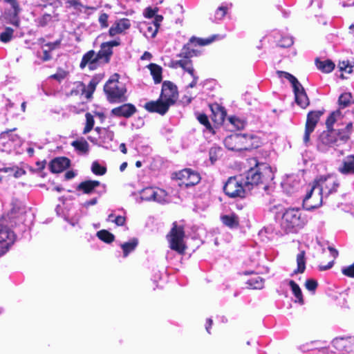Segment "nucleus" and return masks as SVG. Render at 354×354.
Here are the masks:
<instances>
[{
  "label": "nucleus",
  "instance_id": "1",
  "mask_svg": "<svg viewBox=\"0 0 354 354\" xmlns=\"http://www.w3.org/2000/svg\"><path fill=\"white\" fill-rule=\"evenodd\" d=\"M338 187L339 183L333 178H326L321 184L315 182L306 192L303 200L304 208L306 210H313L319 207L324 197L336 192Z\"/></svg>",
  "mask_w": 354,
  "mask_h": 354
},
{
  "label": "nucleus",
  "instance_id": "2",
  "mask_svg": "<svg viewBox=\"0 0 354 354\" xmlns=\"http://www.w3.org/2000/svg\"><path fill=\"white\" fill-rule=\"evenodd\" d=\"M353 132V123L348 122L344 128L323 131L317 142V149L322 153L335 149L348 142Z\"/></svg>",
  "mask_w": 354,
  "mask_h": 354
},
{
  "label": "nucleus",
  "instance_id": "3",
  "mask_svg": "<svg viewBox=\"0 0 354 354\" xmlns=\"http://www.w3.org/2000/svg\"><path fill=\"white\" fill-rule=\"evenodd\" d=\"M178 97L177 86L170 81H165L162 85L160 97L156 101H150L144 108L150 113H158L164 115Z\"/></svg>",
  "mask_w": 354,
  "mask_h": 354
},
{
  "label": "nucleus",
  "instance_id": "4",
  "mask_svg": "<svg viewBox=\"0 0 354 354\" xmlns=\"http://www.w3.org/2000/svg\"><path fill=\"white\" fill-rule=\"evenodd\" d=\"M254 166L241 175L243 183L249 192L254 186L259 184H266L274 179V171L272 167L266 162H259L257 159H253Z\"/></svg>",
  "mask_w": 354,
  "mask_h": 354
},
{
  "label": "nucleus",
  "instance_id": "5",
  "mask_svg": "<svg viewBox=\"0 0 354 354\" xmlns=\"http://www.w3.org/2000/svg\"><path fill=\"white\" fill-rule=\"evenodd\" d=\"M104 92L107 101L111 104L122 103L128 100L126 85L119 81V75H113L104 86Z\"/></svg>",
  "mask_w": 354,
  "mask_h": 354
},
{
  "label": "nucleus",
  "instance_id": "6",
  "mask_svg": "<svg viewBox=\"0 0 354 354\" xmlns=\"http://www.w3.org/2000/svg\"><path fill=\"white\" fill-rule=\"evenodd\" d=\"M223 142L228 150L247 151L258 147V138L252 134L236 133L227 136Z\"/></svg>",
  "mask_w": 354,
  "mask_h": 354
},
{
  "label": "nucleus",
  "instance_id": "7",
  "mask_svg": "<svg viewBox=\"0 0 354 354\" xmlns=\"http://www.w3.org/2000/svg\"><path fill=\"white\" fill-rule=\"evenodd\" d=\"M305 222L299 209L290 208L284 212L281 225L287 232H295L302 227Z\"/></svg>",
  "mask_w": 354,
  "mask_h": 354
},
{
  "label": "nucleus",
  "instance_id": "8",
  "mask_svg": "<svg viewBox=\"0 0 354 354\" xmlns=\"http://www.w3.org/2000/svg\"><path fill=\"white\" fill-rule=\"evenodd\" d=\"M245 188V183H243V180L241 176L230 177L225 183L223 187V191L226 195L231 198H243L245 196V194L249 192V191Z\"/></svg>",
  "mask_w": 354,
  "mask_h": 354
},
{
  "label": "nucleus",
  "instance_id": "9",
  "mask_svg": "<svg viewBox=\"0 0 354 354\" xmlns=\"http://www.w3.org/2000/svg\"><path fill=\"white\" fill-rule=\"evenodd\" d=\"M167 236L170 248L179 254H183L185 250L183 227L174 223V226Z\"/></svg>",
  "mask_w": 354,
  "mask_h": 354
},
{
  "label": "nucleus",
  "instance_id": "10",
  "mask_svg": "<svg viewBox=\"0 0 354 354\" xmlns=\"http://www.w3.org/2000/svg\"><path fill=\"white\" fill-rule=\"evenodd\" d=\"M17 236L7 225H0V257L5 254L14 244Z\"/></svg>",
  "mask_w": 354,
  "mask_h": 354
},
{
  "label": "nucleus",
  "instance_id": "11",
  "mask_svg": "<svg viewBox=\"0 0 354 354\" xmlns=\"http://www.w3.org/2000/svg\"><path fill=\"white\" fill-rule=\"evenodd\" d=\"M77 190L85 194H97L100 197L106 192V185L98 180H87L81 182Z\"/></svg>",
  "mask_w": 354,
  "mask_h": 354
},
{
  "label": "nucleus",
  "instance_id": "12",
  "mask_svg": "<svg viewBox=\"0 0 354 354\" xmlns=\"http://www.w3.org/2000/svg\"><path fill=\"white\" fill-rule=\"evenodd\" d=\"M141 201H155L159 203H163L167 201V194L162 189L146 187L140 192Z\"/></svg>",
  "mask_w": 354,
  "mask_h": 354
},
{
  "label": "nucleus",
  "instance_id": "13",
  "mask_svg": "<svg viewBox=\"0 0 354 354\" xmlns=\"http://www.w3.org/2000/svg\"><path fill=\"white\" fill-rule=\"evenodd\" d=\"M137 112V109L133 104L125 103L113 108L111 111V115L117 118H129Z\"/></svg>",
  "mask_w": 354,
  "mask_h": 354
},
{
  "label": "nucleus",
  "instance_id": "14",
  "mask_svg": "<svg viewBox=\"0 0 354 354\" xmlns=\"http://www.w3.org/2000/svg\"><path fill=\"white\" fill-rule=\"evenodd\" d=\"M100 62L96 53L93 50H91L83 55L80 67L84 69L88 66L89 70L93 71L98 67Z\"/></svg>",
  "mask_w": 354,
  "mask_h": 354
},
{
  "label": "nucleus",
  "instance_id": "15",
  "mask_svg": "<svg viewBox=\"0 0 354 354\" xmlns=\"http://www.w3.org/2000/svg\"><path fill=\"white\" fill-rule=\"evenodd\" d=\"M333 346L339 351L350 353L354 349V338L337 337L332 342Z\"/></svg>",
  "mask_w": 354,
  "mask_h": 354
},
{
  "label": "nucleus",
  "instance_id": "16",
  "mask_svg": "<svg viewBox=\"0 0 354 354\" xmlns=\"http://www.w3.org/2000/svg\"><path fill=\"white\" fill-rule=\"evenodd\" d=\"M296 103L304 109L309 104V100L303 86L298 82L292 86Z\"/></svg>",
  "mask_w": 354,
  "mask_h": 354
},
{
  "label": "nucleus",
  "instance_id": "17",
  "mask_svg": "<svg viewBox=\"0 0 354 354\" xmlns=\"http://www.w3.org/2000/svg\"><path fill=\"white\" fill-rule=\"evenodd\" d=\"M130 27L131 22L129 19L123 18L117 20L109 28V35L110 37H113L117 35L122 34Z\"/></svg>",
  "mask_w": 354,
  "mask_h": 354
},
{
  "label": "nucleus",
  "instance_id": "18",
  "mask_svg": "<svg viewBox=\"0 0 354 354\" xmlns=\"http://www.w3.org/2000/svg\"><path fill=\"white\" fill-rule=\"evenodd\" d=\"M338 171L343 175H354V155H348L343 158Z\"/></svg>",
  "mask_w": 354,
  "mask_h": 354
},
{
  "label": "nucleus",
  "instance_id": "19",
  "mask_svg": "<svg viewBox=\"0 0 354 354\" xmlns=\"http://www.w3.org/2000/svg\"><path fill=\"white\" fill-rule=\"evenodd\" d=\"M70 165V160L65 157L56 158L51 160L49 168L53 173H60L68 168Z\"/></svg>",
  "mask_w": 354,
  "mask_h": 354
},
{
  "label": "nucleus",
  "instance_id": "20",
  "mask_svg": "<svg viewBox=\"0 0 354 354\" xmlns=\"http://www.w3.org/2000/svg\"><path fill=\"white\" fill-rule=\"evenodd\" d=\"M324 114L323 111H311L307 115L305 127L310 130L315 131V129L320 120L321 116Z\"/></svg>",
  "mask_w": 354,
  "mask_h": 354
},
{
  "label": "nucleus",
  "instance_id": "21",
  "mask_svg": "<svg viewBox=\"0 0 354 354\" xmlns=\"http://www.w3.org/2000/svg\"><path fill=\"white\" fill-rule=\"evenodd\" d=\"M138 245V240L136 238H132L129 241L124 242L120 244L122 250V257L127 258L129 254L133 252Z\"/></svg>",
  "mask_w": 354,
  "mask_h": 354
},
{
  "label": "nucleus",
  "instance_id": "22",
  "mask_svg": "<svg viewBox=\"0 0 354 354\" xmlns=\"http://www.w3.org/2000/svg\"><path fill=\"white\" fill-rule=\"evenodd\" d=\"M16 129L14 128L12 129H9L1 133L0 138L3 140H8L10 142H11L13 147L19 146L21 143V140L20 137L17 134H15L12 132L15 131Z\"/></svg>",
  "mask_w": 354,
  "mask_h": 354
},
{
  "label": "nucleus",
  "instance_id": "23",
  "mask_svg": "<svg viewBox=\"0 0 354 354\" xmlns=\"http://www.w3.org/2000/svg\"><path fill=\"white\" fill-rule=\"evenodd\" d=\"M315 65L319 71L325 73L332 72L335 68V64L330 59L321 61L317 58L315 60Z\"/></svg>",
  "mask_w": 354,
  "mask_h": 354
},
{
  "label": "nucleus",
  "instance_id": "24",
  "mask_svg": "<svg viewBox=\"0 0 354 354\" xmlns=\"http://www.w3.org/2000/svg\"><path fill=\"white\" fill-rule=\"evenodd\" d=\"M232 6V3H223L215 11L214 22H218L223 19L227 12Z\"/></svg>",
  "mask_w": 354,
  "mask_h": 354
},
{
  "label": "nucleus",
  "instance_id": "25",
  "mask_svg": "<svg viewBox=\"0 0 354 354\" xmlns=\"http://www.w3.org/2000/svg\"><path fill=\"white\" fill-rule=\"evenodd\" d=\"M96 86L97 84H95L91 80L89 82L87 86H86V85L82 82H78L77 86V87L81 90L82 94L84 95L87 99H89L92 97L93 93H94L96 88Z\"/></svg>",
  "mask_w": 354,
  "mask_h": 354
},
{
  "label": "nucleus",
  "instance_id": "26",
  "mask_svg": "<svg viewBox=\"0 0 354 354\" xmlns=\"http://www.w3.org/2000/svg\"><path fill=\"white\" fill-rule=\"evenodd\" d=\"M150 70L155 84H159L162 81V68L156 64L151 63L147 66Z\"/></svg>",
  "mask_w": 354,
  "mask_h": 354
},
{
  "label": "nucleus",
  "instance_id": "27",
  "mask_svg": "<svg viewBox=\"0 0 354 354\" xmlns=\"http://www.w3.org/2000/svg\"><path fill=\"white\" fill-rule=\"evenodd\" d=\"M221 221L225 225L230 228L237 227L239 223V217L234 214L222 216Z\"/></svg>",
  "mask_w": 354,
  "mask_h": 354
},
{
  "label": "nucleus",
  "instance_id": "28",
  "mask_svg": "<svg viewBox=\"0 0 354 354\" xmlns=\"http://www.w3.org/2000/svg\"><path fill=\"white\" fill-rule=\"evenodd\" d=\"M174 67H180L185 71L187 72L191 76H194V69L192 65V62L190 59H180L177 60L174 62Z\"/></svg>",
  "mask_w": 354,
  "mask_h": 354
},
{
  "label": "nucleus",
  "instance_id": "29",
  "mask_svg": "<svg viewBox=\"0 0 354 354\" xmlns=\"http://www.w3.org/2000/svg\"><path fill=\"white\" fill-rule=\"evenodd\" d=\"M4 1L9 3L13 9V16L10 19V24L15 26H19V20L17 15L19 12L20 8L17 0H4Z\"/></svg>",
  "mask_w": 354,
  "mask_h": 354
},
{
  "label": "nucleus",
  "instance_id": "30",
  "mask_svg": "<svg viewBox=\"0 0 354 354\" xmlns=\"http://www.w3.org/2000/svg\"><path fill=\"white\" fill-rule=\"evenodd\" d=\"M246 283L249 288L261 290L264 286V279L261 277L255 274L248 279Z\"/></svg>",
  "mask_w": 354,
  "mask_h": 354
},
{
  "label": "nucleus",
  "instance_id": "31",
  "mask_svg": "<svg viewBox=\"0 0 354 354\" xmlns=\"http://www.w3.org/2000/svg\"><path fill=\"white\" fill-rule=\"evenodd\" d=\"M289 286L291 288V290L295 297V302H298L300 304H304V299L303 295L301 288L299 285L295 282L293 280L289 281Z\"/></svg>",
  "mask_w": 354,
  "mask_h": 354
},
{
  "label": "nucleus",
  "instance_id": "32",
  "mask_svg": "<svg viewBox=\"0 0 354 354\" xmlns=\"http://www.w3.org/2000/svg\"><path fill=\"white\" fill-rule=\"evenodd\" d=\"M223 156V149L218 146H213L209 151V158L211 163L214 164Z\"/></svg>",
  "mask_w": 354,
  "mask_h": 354
},
{
  "label": "nucleus",
  "instance_id": "33",
  "mask_svg": "<svg viewBox=\"0 0 354 354\" xmlns=\"http://www.w3.org/2000/svg\"><path fill=\"white\" fill-rule=\"evenodd\" d=\"M112 53V49H110L108 46H106L104 43H102L101 44L100 50L96 54L98 56L100 60L104 59L105 62H109Z\"/></svg>",
  "mask_w": 354,
  "mask_h": 354
},
{
  "label": "nucleus",
  "instance_id": "34",
  "mask_svg": "<svg viewBox=\"0 0 354 354\" xmlns=\"http://www.w3.org/2000/svg\"><path fill=\"white\" fill-rule=\"evenodd\" d=\"M297 268L294 271V274L303 273L306 269L305 252L304 250L297 255Z\"/></svg>",
  "mask_w": 354,
  "mask_h": 354
},
{
  "label": "nucleus",
  "instance_id": "35",
  "mask_svg": "<svg viewBox=\"0 0 354 354\" xmlns=\"http://www.w3.org/2000/svg\"><path fill=\"white\" fill-rule=\"evenodd\" d=\"M190 44H187V45H185L179 55L180 57L185 58L184 59H189V58L198 56V55L196 50L192 49L189 47Z\"/></svg>",
  "mask_w": 354,
  "mask_h": 354
},
{
  "label": "nucleus",
  "instance_id": "36",
  "mask_svg": "<svg viewBox=\"0 0 354 354\" xmlns=\"http://www.w3.org/2000/svg\"><path fill=\"white\" fill-rule=\"evenodd\" d=\"M72 146L80 153H86L88 151V143L86 140H75L72 142Z\"/></svg>",
  "mask_w": 354,
  "mask_h": 354
},
{
  "label": "nucleus",
  "instance_id": "37",
  "mask_svg": "<svg viewBox=\"0 0 354 354\" xmlns=\"http://www.w3.org/2000/svg\"><path fill=\"white\" fill-rule=\"evenodd\" d=\"M106 221L113 223L118 226H123L126 223V216L116 215L114 212H112L108 216Z\"/></svg>",
  "mask_w": 354,
  "mask_h": 354
},
{
  "label": "nucleus",
  "instance_id": "38",
  "mask_svg": "<svg viewBox=\"0 0 354 354\" xmlns=\"http://www.w3.org/2000/svg\"><path fill=\"white\" fill-rule=\"evenodd\" d=\"M97 236L99 239L106 243H111L114 241V235L106 230H102L97 232Z\"/></svg>",
  "mask_w": 354,
  "mask_h": 354
},
{
  "label": "nucleus",
  "instance_id": "39",
  "mask_svg": "<svg viewBox=\"0 0 354 354\" xmlns=\"http://www.w3.org/2000/svg\"><path fill=\"white\" fill-rule=\"evenodd\" d=\"M14 30L12 28L6 27L0 32V41L2 43H8L13 38Z\"/></svg>",
  "mask_w": 354,
  "mask_h": 354
},
{
  "label": "nucleus",
  "instance_id": "40",
  "mask_svg": "<svg viewBox=\"0 0 354 354\" xmlns=\"http://www.w3.org/2000/svg\"><path fill=\"white\" fill-rule=\"evenodd\" d=\"M201 180L200 174L191 169L189 172V179L186 182V187H191L198 184Z\"/></svg>",
  "mask_w": 354,
  "mask_h": 354
},
{
  "label": "nucleus",
  "instance_id": "41",
  "mask_svg": "<svg viewBox=\"0 0 354 354\" xmlns=\"http://www.w3.org/2000/svg\"><path fill=\"white\" fill-rule=\"evenodd\" d=\"M352 96L350 93H344L338 100L339 106L340 109H344L348 106L351 102Z\"/></svg>",
  "mask_w": 354,
  "mask_h": 354
},
{
  "label": "nucleus",
  "instance_id": "42",
  "mask_svg": "<svg viewBox=\"0 0 354 354\" xmlns=\"http://www.w3.org/2000/svg\"><path fill=\"white\" fill-rule=\"evenodd\" d=\"M216 37V35H213L212 37L207 38V39H201V38H197L195 37H192L189 39V42L191 44H195L198 46H206L209 44H211L212 41H214Z\"/></svg>",
  "mask_w": 354,
  "mask_h": 354
},
{
  "label": "nucleus",
  "instance_id": "43",
  "mask_svg": "<svg viewBox=\"0 0 354 354\" xmlns=\"http://www.w3.org/2000/svg\"><path fill=\"white\" fill-rule=\"evenodd\" d=\"M92 172L97 176H102L106 174V168L101 165L97 161H94L91 165Z\"/></svg>",
  "mask_w": 354,
  "mask_h": 354
},
{
  "label": "nucleus",
  "instance_id": "44",
  "mask_svg": "<svg viewBox=\"0 0 354 354\" xmlns=\"http://www.w3.org/2000/svg\"><path fill=\"white\" fill-rule=\"evenodd\" d=\"M86 117V126L84 129L83 133L86 134L89 133L94 126V118L93 116L90 113H86L85 115Z\"/></svg>",
  "mask_w": 354,
  "mask_h": 354
},
{
  "label": "nucleus",
  "instance_id": "45",
  "mask_svg": "<svg viewBox=\"0 0 354 354\" xmlns=\"http://www.w3.org/2000/svg\"><path fill=\"white\" fill-rule=\"evenodd\" d=\"M277 73L279 78L288 80L292 86L299 82L295 76L288 72L278 71Z\"/></svg>",
  "mask_w": 354,
  "mask_h": 354
},
{
  "label": "nucleus",
  "instance_id": "46",
  "mask_svg": "<svg viewBox=\"0 0 354 354\" xmlns=\"http://www.w3.org/2000/svg\"><path fill=\"white\" fill-rule=\"evenodd\" d=\"M341 113L339 111H336L330 114L326 121V125L327 127V130H331L333 129V126L337 118L340 115Z\"/></svg>",
  "mask_w": 354,
  "mask_h": 354
},
{
  "label": "nucleus",
  "instance_id": "47",
  "mask_svg": "<svg viewBox=\"0 0 354 354\" xmlns=\"http://www.w3.org/2000/svg\"><path fill=\"white\" fill-rule=\"evenodd\" d=\"M189 169H185L176 173V178L181 180L180 185H184L186 187V182L189 179Z\"/></svg>",
  "mask_w": 354,
  "mask_h": 354
},
{
  "label": "nucleus",
  "instance_id": "48",
  "mask_svg": "<svg viewBox=\"0 0 354 354\" xmlns=\"http://www.w3.org/2000/svg\"><path fill=\"white\" fill-rule=\"evenodd\" d=\"M197 119L201 124H202L205 126V127L206 128L207 130H208L209 132L213 131L212 125L209 121L207 116L205 114H204V113L199 114L197 117Z\"/></svg>",
  "mask_w": 354,
  "mask_h": 354
},
{
  "label": "nucleus",
  "instance_id": "49",
  "mask_svg": "<svg viewBox=\"0 0 354 354\" xmlns=\"http://www.w3.org/2000/svg\"><path fill=\"white\" fill-rule=\"evenodd\" d=\"M317 342H307L299 346L298 348L302 352L313 351L317 348Z\"/></svg>",
  "mask_w": 354,
  "mask_h": 354
},
{
  "label": "nucleus",
  "instance_id": "50",
  "mask_svg": "<svg viewBox=\"0 0 354 354\" xmlns=\"http://www.w3.org/2000/svg\"><path fill=\"white\" fill-rule=\"evenodd\" d=\"M229 120L230 122L237 129H243L245 127V122L236 116L230 117Z\"/></svg>",
  "mask_w": 354,
  "mask_h": 354
},
{
  "label": "nucleus",
  "instance_id": "51",
  "mask_svg": "<svg viewBox=\"0 0 354 354\" xmlns=\"http://www.w3.org/2000/svg\"><path fill=\"white\" fill-rule=\"evenodd\" d=\"M52 20V16L50 14H44L40 17L37 18V23L38 26L44 27L49 24Z\"/></svg>",
  "mask_w": 354,
  "mask_h": 354
},
{
  "label": "nucleus",
  "instance_id": "52",
  "mask_svg": "<svg viewBox=\"0 0 354 354\" xmlns=\"http://www.w3.org/2000/svg\"><path fill=\"white\" fill-rule=\"evenodd\" d=\"M317 282L315 279H307L305 283L306 288L310 292H315L317 288Z\"/></svg>",
  "mask_w": 354,
  "mask_h": 354
},
{
  "label": "nucleus",
  "instance_id": "53",
  "mask_svg": "<svg viewBox=\"0 0 354 354\" xmlns=\"http://www.w3.org/2000/svg\"><path fill=\"white\" fill-rule=\"evenodd\" d=\"M314 131L305 127L304 134L303 136V143L306 147H308L310 144V135Z\"/></svg>",
  "mask_w": 354,
  "mask_h": 354
},
{
  "label": "nucleus",
  "instance_id": "54",
  "mask_svg": "<svg viewBox=\"0 0 354 354\" xmlns=\"http://www.w3.org/2000/svg\"><path fill=\"white\" fill-rule=\"evenodd\" d=\"M108 19L109 15L106 13L103 12L100 14L98 21L102 28H106L109 26Z\"/></svg>",
  "mask_w": 354,
  "mask_h": 354
},
{
  "label": "nucleus",
  "instance_id": "55",
  "mask_svg": "<svg viewBox=\"0 0 354 354\" xmlns=\"http://www.w3.org/2000/svg\"><path fill=\"white\" fill-rule=\"evenodd\" d=\"M342 272L345 276L354 277V263L351 266L343 268Z\"/></svg>",
  "mask_w": 354,
  "mask_h": 354
},
{
  "label": "nucleus",
  "instance_id": "56",
  "mask_svg": "<svg viewBox=\"0 0 354 354\" xmlns=\"http://www.w3.org/2000/svg\"><path fill=\"white\" fill-rule=\"evenodd\" d=\"M293 44V39L292 37H286L279 42V46L283 48L290 47Z\"/></svg>",
  "mask_w": 354,
  "mask_h": 354
},
{
  "label": "nucleus",
  "instance_id": "57",
  "mask_svg": "<svg viewBox=\"0 0 354 354\" xmlns=\"http://www.w3.org/2000/svg\"><path fill=\"white\" fill-rule=\"evenodd\" d=\"M157 9H153L151 7L147 8L144 10V16L145 18L152 19L156 15Z\"/></svg>",
  "mask_w": 354,
  "mask_h": 354
},
{
  "label": "nucleus",
  "instance_id": "58",
  "mask_svg": "<svg viewBox=\"0 0 354 354\" xmlns=\"http://www.w3.org/2000/svg\"><path fill=\"white\" fill-rule=\"evenodd\" d=\"M98 197H94L90 200L86 201L81 205L83 208L88 209L90 206L95 205L97 203Z\"/></svg>",
  "mask_w": 354,
  "mask_h": 354
},
{
  "label": "nucleus",
  "instance_id": "59",
  "mask_svg": "<svg viewBox=\"0 0 354 354\" xmlns=\"http://www.w3.org/2000/svg\"><path fill=\"white\" fill-rule=\"evenodd\" d=\"M60 44H61V40L59 39V40H56L54 42H48V43L44 44V46L47 47L48 50L51 51V50H55L57 48H58L60 46Z\"/></svg>",
  "mask_w": 354,
  "mask_h": 354
},
{
  "label": "nucleus",
  "instance_id": "60",
  "mask_svg": "<svg viewBox=\"0 0 354 354\" xmlns=\"http://www.w3.org/2000/svg\"><path fill=\"white\" fill-rule=\"evenodd\" d=\"M158 28L157 26H156L155 25H149L147 26V34H149L150 35V37L151 38H153L156 37L157 32H158Z\"/></svg>",
  "mask_w": 354,
  "mask_h": 354
},
{
  "label": "nucleus",
  "instance_id": "61",
  "mask_svg": "<svg viewBox=\"0 0 354 354\" xmlns=\"http://www.w3.org/2000/svg\"><path fill=\"white\" fill-rule=\"evenodd\" d=\"M66 73L64 71H62L57 72V73L51 75L50 77L53 79L57 80L59 82H61L66 77Z\"/></svg>",
  "mask_w": 354,
  "mask_h": 354
},
{
  "label": "nucleus",
  "instance_id": "62",
  "mask_svg": "<svg viewBox=\"0 0 354 354\" xmlns=\"http://www.w3.org/2000/svg\"><path fill=\"white\" fill-rule=\"evenodd\" d=\"M106 46H108L110 49H112L113 47L118 46L120 44V39L119 38L114 39L113 41L104 42Z\"/></svg>",
  "mask_w": 354,
  "mask_h": 354
},
{
  "label": "nucleus",
  "instance_id": "63",
  "mask_svg": "<svg viewBox=\"0 0 354 354\" xmlns=\"http://www.w3.org/2000/svg\"><path fill=\"white\" fill-rule=\"evenodd\" d=\"M50 50H48V49H44L42 53V56H40V58L44 61V62H46V61H48L51 59V55H50Z\"/></svg>",
  "mask_w": 354,
  "mask_h": 354
},
{
  "label": "nucleus",
  "instance_id": "64",
  "mask_svg": "<svg viewBox=\"0 0 354 354\" xmlns=\"http://www.w3.org/2000/svg\"><path fill=\"white\" fill-rule=\"evenodd\" d=\"M162 20L163 17L162 15H156L153 17V24L159 28L160 23L162 21Z\"/></svg>",
  "mask_w": 354,
  "mask_h": 354
}]
</instances>
